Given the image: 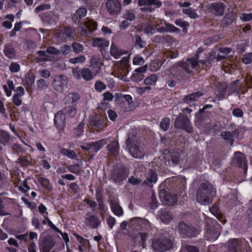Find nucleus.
Segmentation results:
<instances>
[{
	"label": "nucleus",
	"mask_w": 252,
	"mask_h": 252,
	"mask_svg": "<svg viewBox=\"0 0 252 252\" xmlns=\"http://www.w3.org/2000/svg\"><path fill=\"white\" fill-rule=\"evenodd\" d=\"M20 65L16 63L12 62L9 66V70L12 73H16L20 70Z\"/></svg>",
	"instance_id": "69168bd1"
},
{
	"label": "nucleus",
	"mask_w": 252,
	"mask_h": 252,
	"mask_svg": "<svg viewBox=\"0 0 252 252\" xmlns=\"http://www.w3.org/2000/svg\"><path fill=\"white\" fill-rule=\"evenodd\" d=\"M54 123L59 129L63 127L65 124V116L61 111L58 112L55 116Z\"/></svg>",
	"instance_id": "5701e85b"
},
{
	"label": "nucleus",
	"mask_w": 252,
	"mask_h": 252,
	"mask_svg": "<svg viewBox=\"0 0 252 252\" xmlns=\"http://www.w3.org/2000/svg\"><path fill=\"white\" fill-rule=\"evenodd\" d=\"M66 83L65 76L61 75L55 78L52 83V86L56 91L59 93H62L63 92L64 88L66 85Z\"/></svg>",
	"instance_id": "f3484780"
},
{
	"label": "nucleus",
	"mask_w": 252,
	"mask_h": 252,
	"mask_svg": "<svg viewBox=\"0 0 252 252\" xmlns=\"http://www.w3.org/2000/svg\"><path fill=\"white\" fill-rule=\"evenodd\" d=\"M85 224L93 229L97 228L100 225V220L95 216L87 213L85 220Z\"/></svg>",
	"instance_id": "412c9836"
},
{
	"label": "nucleus",
	"mask_w": 252,
	"mask_h": 252,
	"mask_svg": "<svg viewBox=\"0 0 252 252\" xmlns=\"http://www.w3.org/2000/svg\"><path fill=\"white\" fill-rule=\"evenodd\" d=\"M233 163L240 168H243L244 172L247 170V164L245 156L240 152H236L233 159Z\"/></svg>",
	"instance_id": "4468645a"
},
{
	"label": "nucleus",
	"mask_w": 252,
	"mask_h": 252,
	"mask_svg": "<svg viewBox=\"0 0 252 252\" xmlns=\"http://www.w3.org/2000/svg\"><path fill=\"white\" fill-rule=\"evenodd\" d=\"M85 124L83 122H80L78 126L74 129V133L79 137L82 135L84 132V127Z\"/></svg>",
	"instance_id": "603ef678"
},
{
	"label": "nucleus",
	"mask_w": 252,
	"mask_h": 252,
	"mask_svg": "<svg viewBox=\"0 0 252 252\" xmlns=\"http://www.w3.org/2000/svg\"><path fill=\"white\" fill-rule=\"evenodd\" d=\"M210 12L216 15H222L224 10V4L222 2H213L209 6Z\"/></svg>",
	"instance_id": "4be33fe9"
},
{
	"label": "nucleus",
	"mask_w": 252,
	"mask_h": 252,
	"mask_svg": "<svg viewBox=\"0 0 252 252\" xmlns=\"http://www.w3.org/2000/svg\"><path fill=\"white\" fill-rule=\"evenodd\" d=\"M202 95L203 94L200 92L193 93L189 95L185 96L182 100L187 104H189L192 102L197 101L198 98Z\"/></svg>",
	"instance_id": "c85d7f7f"
},
{
	"label": "nucleus",
	"mask_w": 252,
	"mask_h": 252,
	"mask_svg": "<svg viewBox=\"0 0 252 252\" xmlns=\"http://www.w3.org/2000/svg\"><path fill=\"white\" fill-rule=\"evenodd\" d=\"M158 180V175L156 171L152 169L149 170L148 172L146 179L144 181V184L148 186L152 187Z\"/></svg>",
	"instance_id": "b1692460"
},
{
	"label": "nucleus",
	"mask_w": 252,
	"mask_h": 252,
	"mask_svg": "<svg viewBox=\"0 0 252 252\" xmlns=\"http://www.w3.org/2000/svg\"><path fill=\"white\" fill-rule=\"evenodd\" d=\"M46 52L52 55H59L60 54V51L59 50L54 46L48 47L46 49Z\"/></svg>",
	"instance_id": "0e129e2a"
},
{
	"label": "nucleus",
	"mask_w": 252,
	"mask_h": 252,
	"mask_svg": "<svg viewBox=\"0 0 252 252\" xmlns=\"http://www.w3.org/2000/svg\"><path fill=\"white\" fill-rule=\"evenodd\" d=\"M234 21L233 14L231 12L225 14L224 17L221 21V25L226 27L230 25Z\"/></svg>",
	"instance_id": "58836bf2"
},
{
	"label": "nucleus",
	"mask_w": 252,
	"mask_h": 252,
	"mask_svg": "<svg viewBox=\"0 0 252 252\" xmlns=\"http://www.w3.org/2000/svg\"><path fill=\"white\" fill-rule=\"evenodd\" d=\"M162 65V62L160 60H156L154 61L151 64V67L153 70L155 71L158 70Z\"/></svg>",
	"instance_id": "13d9d810"
},
{
	"label": "nucleus",
	"mask_w": 252,
	"mask_h": 252,
	"mask_svg": "<svg viewBox=\"0 0 252 252\" xmlns=\"http://www.w3.org/2000/svg\"><path fill=\"white\" fill-rule=\"evenodd\" d=\"M111 208L115 215L121 217L123 215V210L122 207L116 202H111Z\"/></svg>",
	"instance_id": "e433bc0d"
},
{
	"label": "nucleus",
	"mask_w": 252,
	"mask_h": 252,
	"mask_svg": "<svg viewBox=\"0 0 252 252\" xmlns=\"http://www.w3.org/2000/svg\"><path fill=\"white\" fill-rule=\"evenodd\" d=\"M71 47L75 53H82L83 51V46L80 43L74 42L72 43Z\"/></svg>",
	"instance_id": "3c124183"
},
{
	"label": "nucleus",
	"mask_w": 252,
	"mask_h": 252,
	"mask_svg": "<svg viewBox=\"0 0 252 252\" xmlns=\"http://www.w3.org/2000/svg\"><path fill=\"white\" fill-rule=\"evenodd\" d=\"M85 60L86 58L85 56L82 55L79 57L70 59L69 60V62L73 64H75L77 63H84L85 61Z\"/></svg>",
	"instance_id": "4d7b16f0"
},
{
	"label": "nucleus",
	"mask_w": 252,
	"mask_h": 252,
	"mask_svg": "<svg viewBox=\"0 0 252 252\" xmlns=\"http://www.w3.org/2000/svg\"><path fill=\"white\" fill-rule=\"evenodd\" d=\"M80 98L79 94L77 93H69L65 97V103L76 105L75 103L78 101Z\"/></svg>",
	"instance_id": "473e14b6"
},
{
	"label": "nucleus",
	"mask_w": 252,
	"mask_h": 252,
	"mask_svg": "<svg viewBox=\"0 0 252 252\" xmlns=\"http://www.w3.org/2000/svg\"><path fill=\"white\" fill-rule=\"evenodd\" d=\"M60 153L61 154L67 156L68 158L74 159L76 157L75 152L73 150L63 148L61 150Z\"/></svg>",
	"instance_id": "a18cd8bd"
},
{
	"label": "nucleus",
	"mask_w": 252,
	"mask_h": 252,
	"mask_svg": "<svg viewBox=\"0 0 252 252\" xmlns=\"http://www.w3.org/2000/svg\"><path fill=\"white\" fill-rule=\"evenodd\" d=\"M31 158L30 156L20 157L17 163L20 164L22 166L28 167L31 164Z\"/></svg>",
	"instance_id": "79ce46f5"
},
{
	"label": "nucleus",
	"mask_w": 252,
	"mask_h": 252,
	"mask_svg": "<svg viewBox=\"0 0 252 252\" xmlns=\"http://www.w3.org/2000/svg\"><path fill=\"white\" fill-rule=\"evenodd\" d=\"M59 51H60V54H62L63 56H65L70 52V48L68 45H63L61 47Z\"/></svg>",
	"instance_id": "774afa93"
},
{
	"label": "nucleus",
	"mask_w": 252,
	"mask_h": 252,
	"mask_svg": "<svg viewBox=\"0 0 252 252\" xmlns=\"http://www.w3.org/2000/svg\"><path fill=\"white\" fill-rule=\"evenodd\" d=\"M94 88L97 91L101 92L106 88V86L101 81H96L94 84Z\"/></svg>",
	"instance_id": "bf43d9fd"
},
{
	"label": "nucleus",
	"mask_w": 252,
	"mask_h": 252,
	"mask_svg": "<svg viewBox=\"0 0 252 252\" xmlns=\"http://www.w3.org/2000/svg\"><path fill=\"white\" fill-rule=\"evenodd\" d=\"M110 53L115 59H118L122 55L126 54L115 44L112 43L111 46Z\"/></svg>",
	"instance_id": "2f4dec72"
},
{
	"label": "nucleus",
	"mask_w": 252,
	"mask_h": 252,
	"mask_svg": "<svg viewBox=\"0 0 252 252\" xmlns=\"http://www.w3.org/2000/svg\"><path fill=\"white\" fill-rule=\"evenodd\" d=\"M174 126L178 129H183L188 133L193 132V127L188 116L180 113L174 122Z\"/></svg>",
	"instance_id": "0eeeda50"
},
{
	"label": "nucleus",
	"mask_w": 252,
	"mask_h": 252,
	"mask_svg": "<svg viewBox=\"0 0 252 252\" xmlns=\"http://www.w3.org/2000/svg\"><path fill=\"white\" fill-rule=\"evenodd\" d=\"M87 13V10L84 6L80 7L72 15V21L75 24H79L81 20L86 16Z\"/></svg>",
	"instance_id": "aec40b11"
},
{
	"label": "nucleus",
	"mask_w": 252,
	"mask_h": 252,
	"mask_svg": "<svg viewBox=\"0 0 252 252\" xmlns=\"http://www.w3.org/2000/svg\"><path fill=\"white\" fill-rule=\"evenodd\" d=\"M228 252H251L248 242L245 239H233L228 242Z\"/></svg>",
	"instance_id": "39448f33"
},
{
	"label": "nucleus",
	"mask_w": 252,
	"mask_h": 252,
	"mask_svg": "<svg viewBox=\"0 0 252 252\" xmlns=\"http://www.w3.org/2000/svg\"><path fill=\"white\" fill-rule=\"evenodd\" d=\"M216 193V188L213 185L208 182L202 183L197 191L196 200L201 204L209 205L212 202Z\"/></svg>",
	"instance_id": "f257e3e1"
},
{
	"label": "nucleus",
	"mask_w": 252,
	"mask_h": 252,
	"mask_svg": "<svg viewBox=\"0 0 252 252\" xmlns=\"http://www.w3.org/2000/svg\"><path fill=\"white\" fill-rule=\"evenodd\" d=\"M216 60L215 53L214 52H210L206 60H199L200 63L205 65L206 67L210 68L214 61Z\"/></svg>",
	"instance_id": "cd10ccee"
},
{
	"label": "nucleus",
	"mask_w": 252,
	"mask_h": 252,
	"mask_svg": "<svg viewBox=\"0 0 252 252\" xmlns=\"http://www.w3.org/2000/svg\"><path fill=\"white\" fill-rule=\"evenodd\" d=\"M36 83L37 89L40 90H42L45 89L48 86L46 81H45L44 79H42L38 80L37 81Z\"/></svg>",
	"instance_id": "338daca9"
},
{
	"label": "nucleus",
	"mask_w": 252,
	"mask_h": 252,
	"mask_svg": "<svg viewBox=\"0 0 252 252\" xmlns=\"http://www.w3.org/2000/svg\"><path fill=\"white\" fill-rule=\"evenodd\" d=\"M170 124V119L168 118H164L161 120L160 123V128L164 131L168 129Z\"/></svg>",
	"instance_id": "864d4df0"
},
{
	"label": "nucleus",
	"mask_w": 252,
	"mask_h": 252,
	"mask_svg": "<svg viewBox=\"0 0 252 252\" xmlns=\"http://www.w3.org/2000/svg\"><path fill=\"white\" fill-rule=\"evenodd\" d=\"M134 46L137 49H142L145 46V42L143 41L138 34H135Z\"/></svg>",
	"instance_id": "49530a36"
},
{
	"label": "nucleus",
	"mask_w": 252,
	"mask_h": 252,
	"mask_svg": "<svg viewBox=\"0 0 252 252\" xmlns=\"http://www.w3.org/2000/svg\"><path fill=\"white\" fill-rule=\"evenodd\" d=\"M108 150L111 154L116 155H117L119 151V144L117 141L114 140L112 141L107 145Z\"/></svg>",
	"instance_id": "c9c22d12"
},
{
	"label": "nucleus",
	"mask_w": 252,
	"mask_h": 252,
	"mask_svg": "<svg viewBox=\"0 0 252 252\" xmlns=\"http://www.w3.org/2000/svg\"><path fill=\"white\" fill-rule=\"evenodd\" d=\"M138 4L140 6H147V7L141 8V11H147L152 12L156 8H159L162 5V2L158 0H139Z\"/></svg>",
	"instance_id": "9b49d317"
},
{
	"label": "nucleus",
	"mask_w": 252,
	"mask_h": 252,
	"mask_svg": "<svg viewBox=\"0 0 252 252\" xmlns=\"http://www.w3.org/2000/svg\"><path fill=\"white\" fill-rule=\"evenodd\" d=\"M124 18L127 20L132 21L135 19V15L134 13L127 10L126 11L124 15Z\"/></svg>",
	"instance_id": "680f3d73"
},
{
	"label": "nucleus",
	"mask_w": 252,
	"mask_h": 252,
	"mask_svg": "<svg viewBox=\"0 0 252 252\" xmlns=\"http://www.w3.org/2000/svg\"><path fill=\"white\" fill-rule=\"evenodd\" d=\"M3 53L5 56L9 59H13L16 56V51L10 43L4 44Z\"/></svg>",
	"instance_id": "bb28decb"
},
{
	"label": "nucleus",
	"mask_w": 252,
	"mask_h": 252,
	"mask_svg": "<svg viewBox=\"0 0 252 252\" xmlns=\"http://www.w3.org/2000/svg\"><path fill=\"white\" fill-rule=\"evenodd\" d=\"M158 196L160 201L167 205H173L178 201L176 194L168 193L164 189L159 190Z\"/></svg>",
	"instance_id": "f8f14e48"
},
{
	"label": "nucleus",
	"mask_w": 252,
	"mask_h": 252,
	"mask_svg": "<svg viewBox=\"0 0 252 252\" xmlns=\"http://www.w3.org/2000/svg\"><path fill=\"white\" fill-rule=\"evenodd\" d=\"M126 148L130 155L135 158L143 159L145 156L144 149L134 133H129L126 140Z\"/></svg>",
	"instance_id": "f03ea898"
},
{
	"label": "nucleus",
	"mask_w": 252,
	"mask_h": 252,
	"mask_svg": "<svg viewBox=\"0 0 252 252\" xmlns=\"http://www.w3.org/2000/svg\"><path fill=\"white\" fill-rule=\"evenodd\" d=\"M141 28L145 34L153 35L156 33L155 27L153 24L142 25Z\"/></svg>",
	"instance_id": "4c0bfd02"
},
{
	"label": "nucleus",
	"mask_w": 252,
	"mask_h": 252,
	"mask_svg": "<svg viewBox=\"0 0 252 252\" xmlns=\"http://www.w3.org/2000/svg\"><path fill=\"white\" fill-rule=\"evenodd\" d=\"M61 111L65 116L68 115L70 117H74L76 114L77 108L76 105H68L65 106Z\"/></svg>",
	"instance_id": "7c9ffc66"
},
{
	"label": "nucleus",
	"mask_w": 252,
	"mask_h": 252,
	"mask_svg": "<svg viewBox=\"0 0 252 252\" xmlns=\"http://www.w3.org/2000/svg\"><path fill=\"white\" fill-rule=\"evenodd\" d=\"M106 121L107 119L105 117L102 115H95L90 117L89 123L92 128L99 132L102 131L106 126Z\"/></svg>",
	"instance_id": "1a4fd4ad"
},
{
	"label": "nucleus",
	"mask_w": 252,
	"mask_h": 252,
	"mask_svg": "<svg viewBox=\"0 0 252 252\" xmlns=\"http://www.w3.org/2000/svg\"><path fill=\"white\" fill-rule=\"evenodd\" d=\"M38 182L46 189L49 190L53 189V187L50 183L49 180L46 178L39 177L37 179Z\"/></svg>",
	"instance_id": "37998d69"
},
{
	"label": "nucleus",
	"mask_w": 252,
	"mask_h": 252,
	"mask_svg": "<svg viewBox=\"0 0 252 252\" xmlns=\"http://www.w3.org/2000/svg\"><path fill=\"white\" fill-rule=\"evenodd\" d=\"M179 64L187 73L191 74L192 71L190 69L196 68L198 66V62H195L191 58H189L186 61H179Z\"/></svg>",
	"instance_id": "dca6fc26"
},
{
	"label": "nucleus",
	"mask_w": 252,
	"mask_h": 252,
	"mask_svg": "<svg viewBox=\"0 0 252 252\" xmlns=\"http://www.w3.org/2000/svg\"><path fill=\"white\" fill-rule=\"evenodd\" d=\"M205 229V238L209 241H214L217 239L220 234L221 225L215 220L207 218L206 220Z\"/></svg>",
	"instance_id": "7ed1b4c3"
},
{
	"label": "nucleus",
	"mask_w": 252,
	"mask_h": 252,
	"mask_svg": "<svg viewBox=\"0 0 252 252\" xmlns=\"http://www.w3.org/2000/svg\"><path fill=\"white\" fill-rule=\"evenodd\" d=\"M130 225L136 230L148 232L151 229L150 223L146 219L141 218H134L130 221Z\"/></svg>",
	"instance_id": "9d476101"
},
{
	"label": "nucleus",
	"mask_w": 252,
	"mask_h": 252,
	"mask_svg": "<svg viewBox=\"0 0 252 252\" xmlns=\"http://www.w3.org/2000/svg\"><path fill=\"white\" fill-rule=\"evenodd\" d=\"M181 67L179 64V62L175 64L171 68V72L173 75L177 77L181 76L182 71L180 69Z\"/></svg>",
	"instance_id": "de8ad7c7"
},
{
	"label": "nucleus",
	"mask_w": 252,
	"mask_h": 252,
	"mask_svg": "<svg viewBox=\"0 0 252 252\" xmlns=\"http://www.w3.org/2000/svg\"><path fill=\"white\" fill-rule=\"evenodd\" d=\"M149 235L148 232H141L138 233L136 235V239L138 241L142 249L146 248L145 242L149 238Z\"/></svg>",
	"instance_id": "c756f323"
},
{
	"label": "nucleus",
	"mask_w": 252,
	"mask_h": 252,
	"mask_svg": "<svg viewBox=\"0 0 252 252\" xmlns=\"http://www.w3.org/2000/svg\"><path fill=\"white\" fill-rule=\"evenodd\" d=\"M45 51H39L36 52V54L38 55L35 59L38 62L48 61L49 60V57L46 55Z\"/></svg>",
	"instance_id": "09e8293b"
},
{
	"label": "nucleus",
	"mask_w": 252,
	"mask_h": 252,
	"mask_svg": "<svg viewBox=\"0 0 252 252\" xmlns=\"http://www.w3.org/2000/svg\"><path fill=\"white\" fill-rule=\"evenodd\" d=\"M144 76L143 74L134 72L131 77V80L135 82H138L143 79Z\"/></svg>",
	"instance_id": "6e6d98bb"
},
{
	"label": "nucleus",
	"mask_w": 252,
	"mask_h": 252,
	"mask_svg": "<svg viewBox=\"0 0 252 252\" xmlns=\"http://www.w3.org/2000/svg\"><path fill=\"white\" fill-rule=\"evenodd\" d=\"M91 62L92 64H94L96 66V73H98L99 70L100 61L99 59L96 56L92 57Z\"/></svg>",
	"instance_id": "e2e57ef3"
},
{
	"label": "nucleus",
	"mask_w": 252,
	"mask_h": 252,
	"mask_svg": "<svg viewBox=\"0 0 252 252\" xmlns=\"http://www.w3.org/2000/svg\"><path fill=\"white\" fill-rule=\"evenodd\" d=\"M55 245L54 242L49 236L43 238L42 241L39 245L41 252H50Z\"/></svg>",
	"instance_id": "6ab92c4d"
},
{
	"label": "nucleus",
	"mask_w": 252,
	"mask_h": 252,
	"mask_svg": "<svg viewBox=\"0 0 252 252\" xmlns=\"http://www.w3.org/2000/svg\"><path fill=\"white\" fill-rule=\"evenodd\" d=\"M35 77L33 75H26L23 82L28 87H31L34 83Z\"/></svg>",
	"instance_id": "8fccbe9b"
},
{
	"label": "nucleus",
	"mask_w": 252,
	"mask_h": 252,
	"mask_svg": "<svg viewBox=\"0 0 252 252\" xmlns=\"http://www.w3.org/2000/svg\"><path fill=\"white\" fill-rule=\"evenodd\" d=\"M183 12L186 15H189L191 18H196L198 17L197 14L195 13L191 8L183 9Z\"/></svg>",
	"instance_id": "052dcab7"
},
{
	"label": "nucleus",
	"mask_w": 252,
	"mask_h": 252,
	"mask_svg": "<svg viewBox=\"0 0 252 252\" xmlns=\"http://www.w3.org/2000/svg\"><path fill=\"white\" fill-rule=\"evenodd\" d=\"M158 216L161 221L164 223H168L173 218L171 212L165 209H161L158 212Z\"/></svg>",
	"instance_id": "a878e982"
},
{
	"label": "nucleus",
	"mask_w": 252,
	"mask_h": 252,
	"mask_svg": "<svg viewBox=\"0 0 252 252\" xmlns=\"http://www.w3.org/2000/svg\"><path fill=\"white\" fill-rule=\"evenodd\" d=\"M109 45V41L104 39L101 38H94L93 39V46L99 48L101 52H102L104 48L108 47Z\"/></svg>",
	"instance_id": "393cba45"
},
{
	"label": "nucleus",
	"mask_w": 252,
	"mask_h": 252,
	"mask_svg": "<svg viewBox=\"0 0 252 252\" xmlns=\"http://www.w3.org/2000/svg\"><path fill=\"white\" fill-rule=\"evenodd\" d=\"M172 246L171 240L166 237L154 239L152 247L153 250L157 252H165L169 250Z\"/></svg>",
	"instance_id": "6e6552de"
},
{
	"label": "nucleus",
	"mask_w": 252,
	"mask_h": 252,
	"mask_svg": "<svg viewBox=\"0 0 252 252\" xmlns=\"http://www.w3.org/2000/svg\"><path fill=\"white\" fill-rule=\"evenodd\" d=\"M96 23L90 19H87L84 23L82 29V34L84 36H88L96 29Z\"/></svg>",
	"instance_id": "a211bd4d"
},
{
	"label": "nucleus",
	"mask_w": 252,
	"mask_h": 252,
	"mask_svg": "<svg viewBox=\"0 0 252 252\" xmlns=\"http://www.w3.org/2000/svg\"><path fill=\"white\" fill-rule=\"evenodd\" d=\"M106 8L110 15H115L120 12L121 5L118 0H107Z\"/></svg>",
	"instance_id": "2eb2a0df"
},
{
	"label": "nucleus",
	"mask_w": 252,
	"mask_h": 252,
	"mask_svg": "<svg viewBox=\"0 0 252 252\" xmlns=\"http://www.w3.org/2000/svg\"><path fill=\"white\" fill-rule=\"evenodd\" d=\"M164 25L166 27V32H175L179 31V29L175 27L173 24L169 23L164 22Z\"/></svg>",
	"instance_id": "5fc2aeb1"
},
{
	"label": "nucleus",
	"mask_w": 252,
	"mask_h": 252,
	"mask_svg": "<svg viewBox=\"0 0 252 252\" xmlns=\"http://www.w3.org/2000/svg\"><path fill=\"white\" fill-rule=\"evenodd\" d=\"M177 231L183 237H195L200 233V231L192 225L184 221L178 224Z\"/></svg>",
	"instance_id": "423d86ee"
},
{
	"label": "nucleus",
	"mask_w": 252,
	"mask_h": 252,
	"mask_svg": "<svg viewBox=\"0 0 252 252\" xmlns=\"http://www.w3.org/2000/svg\"><path fill=\"white\" fill-rule=\"evenodd\" d=\"M220 136L226 141L227 143L229 144L231 146L233 145L234 140L233 135L230 131H222L220 133Z\"/></svg>",
	"instance_id": "a19ab883"
},
{
	"label": "nucleus",
	"mask_w": 252,
	"mask_h": 252,
	"mask_svg": "<svg viewBox=\"0 0 252 252\" xmlns=\"http://www.w3.org/2000/svg\"><path fill=\"white\" fill-rule=\"evenodd\" d=\"M107 139L104 138L95 142H91V145L92 147V150L95 152H98L101 148L107 142Z\"/></svg>",
	"instance_id": "72a5a7b5"
},
{
	"label": "nucleus",
	"mask_w": 252,
	"mask_h": 252,
	"mask_svg": "<svg viewBox=\"0 0 252 252\" xmlns=\"http://www.w3.org/2000/svg\"><path fill=\"white\" fill-rule=\"evenodd\" d=\"M158 78L156 74H153L144 80V83L146 85H154L156 83Z\"/></svg>",
	"instance_id": "c03bdc74"
},
{
	"label": "nucleus",
	"mask_w": 252,
	"mask_h": 252,
	"mask_svg": "<svg viewBox=\"0 0 252 252\" xmlns=\"http://www.w3.org/2000/svg\"><path fill=\"white\" fill-rule=\"evenodd\" d=\"M10 139V136L7 132L4 130L0 131V141L2 144L6 145L9 142Z\"/></svg>",
	"instance_id": "ea45409f"
},
{
	"label": "nucleus",
	"mask_w": 252,
	"mask_h": 252,
	"mask_svg": "<svg viewBox=\"0 0 252 252\" xmlns=\"http://www.w3.org/2000/svg\"><path fill=\"white\" fill-rule=\"evenodd\" d=\"M61 34L64 36L65 38H74L76 35L75 30L74 28L67 26L64 28L61 32Z\"/></svg>",
	"instance_id": "f704fd0d"
},
{
	"label": "nucleus",
	"mask_w": 252,
	"mask_h": 252,
	"mask_svg": "<svg viewBox=\"0 0 252 252\" xmlns=\"http://www.w3.org/2000/svg\"><path fill=\"white\" fill-rule=\"evenodd\" d=\"M128 175L129 170L127 168L122 165H117L111 170L109 179L116 184L121 185Z\"/></svg>",
	"instance_id": "20e7f679"
},
{
	"label": "nucleus",
	"mask_w": 252,
	"mask_h": 252,
	"mask_svg": "<svg viewBox=\"0 0 252 252\" xmlns=\"http://www.w3.org/2000/svg\"><path fill=\"white\" fill-rule=\"evenodd\" d=\"M74 77L77 79H80L82 77L86 81H90L96 75V72L93 73L89 68H85L81 71L78 70L77 68L74 69L72 71Z\"/></svg>",
	"instance_id": "ddd939ff"
}]
</instances>
